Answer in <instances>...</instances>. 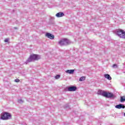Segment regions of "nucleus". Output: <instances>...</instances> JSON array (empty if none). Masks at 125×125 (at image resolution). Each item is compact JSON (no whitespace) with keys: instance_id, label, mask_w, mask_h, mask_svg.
I'll return each mask as SVG.
<instances>
[{"instance_id":"obj_2","label":"nucleus","mask_w":125,"mask_h":125,"mask_svg":"<svg viewBox=\"0 0 125 125\" xmlns=\"http://www.w3.org/2000/svg\"><path fill=\"white\" fill-rule=\"evenodd\" d=\"M98 95H102L104 97H106V98H113L114 97V94L113 93L106 92L105 91H103L102 90H99L97 92Z\"/></svg>"},{"instance_id":"obj_15","label":"nucleus","mask_w":125,"mask_h":125,"mask_svg":"<svg viewBox=\"0 0 125 125\" xmlns=\"http://www.w3.org/2000/svg\"><path fill=\"white\" fill-rule=\"evenodd\" d=\"M59 78H60V75H57L55 77L56 80H58V79H59Z\"/></svg>"},{"instance_id":"obj_21","label":"nucleus","mask_w":125,"mask_h":125,"mask_svg":"<svg viewBox=\"0 0 125 125\" xmlns=\"http://www.w3.org/2000/svg\"><path fill=\"white\" fill-rule=\"evenodd\" d=\"M15 29H17V27H14Z\"/></svg>"},{"instance_id":"obj_14","label":"nucleus","mask_w":125,"mask_h":125,"mask_svg":"<svg viewBox=\"0 0 125 125\" xmlns=\"http://www.w3.org/2000/svg\"><path fill=\"white\" fill-rule=\"evenodd\" d=\"M23 102H24V101H23L21 99L18 100V103L21 104L23 103Z\"/></svg>"},{"instance_id":"obj_11","label":"nucleus","mask_w":125,"mask_h":125,"mask_svg":"<svg viewBox=\"0 0 125 125\" xmlns=\"http://www.w3.org/2000/svg\"><path fill=\"white\" fill-rule=\"evenodd\" d=\"M65 72L67 74H73L74 72H75V70L74 69L67 70Z\"/></svg>"},{"instance_id":"obj_22","label":"nucleus","mask_w":125,"mask_h":125,"mask_svg":"<svg viewBox=\"0 0 125 125\" xmlns=\"http://www.w3.org/2000/svg\"><path fill=\"white\" fill-rule=\"evenodd\" d=\"M124 117H125V113H124Z\"/></svg>"},{"instance_id":"obj_1","label":"nucleus","mask_w":125,"mask_h":125,"mask_svg":"<svg viewBox=\"0 0 125 125\" xmlns=\"http://www.w3.org/2000/svg\"><path fill=\"white\" fill-rule=\"evenodd\" d=\"M41 59V56L37 54H32L30 55L27 60L25 62V64H28L30 62H33V61H37Z\"/></svg>"},{"instance_id":"obj_3","label":"nucleus","mask_w":125,"mask_h":125,"mask_svg":"<svg viewBox=\"0 0 125 125\" xmlns=\"http://www.w3.org/2000/svg\"><path fill=\"white\" fill-rule=\"evenodd\" d=\"M11 114L10 113L4 112L1 114L0 119L3 121H7L11 119Z\"/></svg>"},{"instance_id":"obj_5","label":"nucleus","mask_w":125,"mask_h":125,"mask_svg":"<svg viewBox=\"0 0 125 125\" xmlns=\"http://www.w3.org/2000/svg\"><path fill=\"white\" fill-rule=\"evenodd\" d=\"M116 34L119 38L125 39V31L122 29H117L116 31Z\"/></svg>"},{"instance_id":"obj_20","label":"nucleus","mask_w":125,"mask_h":125,"mask_svg":"<svg viewBox=\"0 0 125 125\" xmlns=\"http://www.w3.org/2000/svg\"><path fill=\"white\" fill-rule=\"evenodd\" d=\"M51 19L54 20L55 19V18H54V17H51Z\"/></svg>"},{"instance_id":"obj_6","label":"nucleus","mask_w":125,"mask_h":125,"mask_svg":"<svg viewBox=\"0 0 125 125\" xmlns=\"http://www.w3.org/2000/svg\"><path fill=\"white\" fill-rule=\"evenodd\" d=\"M68 91H76L77 90V87L75 86H71L68 87Z\"/></svg>"},{"instance_id":"obj_10","label":"nucleus","mask_w":125,"mask_h":125,"mask_svg":"<svg viewBox=\"0 0 125 125\" xmlns=\"http://www.w3.org/2000/svg\"><path fill=\"white\" fill-rule=\"evenodd\" d=\"M104 78H105V79H107L109 81H111V80H112V77H111V76L109 74H104Z\"/></svg>"},{"instance_id":"obj_12","label":"nucleus","mask_w":125,"mask_h":125,"mask_svg":"<svg viewBox=\"0 0 125 125\" xmlns=\"http://www.w3.org/2000/svg\"><path fill=\"white\" fill-rule=\"evenodd\" d=\"M125 96H122L120 98V102H125Z\"/></svg>"},{"instance_id":"obj_16","label":"nucleus","mask_w":125,"mask_h":125,"mask_svg":"<svg viewBox=\"0 0 125 125\" xmlns=\"http://www.w3.org/2000/svg\"><path fill=\"white\" fill-rule=\"evenodd\" d=\"M15 82L16 83H19L20 82V80L18 79H16L15 80Z\"/></svg>"},{"instance_id":"obj_13","label":"nucleus","mask_w":125,"mask_h":125,"mask_svg":"<svg viewBox=\"0 0 125 125\" xmlns=\"http://www.w3.org/2000/svg\"><path fill=\"white\" fill-rule=\"evenodd\" d=\"M85 80V77L84 76L83 77H81L79 81L80 82H83V81H84Z\"/></svg>"},{"instance_id":"obj_9","label":"nucleus","mask_w":125,"mask_h":125,"mask_svg":"<svg viewBox=\"0 0 125 125\" xmlns=\"http://www.w3.org/2000/svg\"><path fill=\"white\" fill-rule=\"evenodd\" d=\"M56 17L58 18H60V17H63V16H65V14L63 12H59L56 15Z\"/></svg>"},{"instance_id":"obj_19","label":"nucleus","mask_w":125,"mask_h":125,"mask_svg":"<svg viewBox=\"0 0 125 125\" xmlns=\"http://www.w3.org/2000/svg\"><path fill=\"white\" fill-rule=\"evenodd\" d=\"M64 107L65 108H70L69 104H66Z\"/></svg>"},{"instance_id":"obj_17","label":"nucleus","mask_w":125,"mask_h":125,"mask_svg":"<svg viewBox=\"0 0 125 125\" xmlns=\"http://www.w3.org/2000/svg\"><path fill=\"white\" fill-rule=\"evenodd\" d=\"M9 41V39H6L4 40L5 42H8V41Z\"/></svg>"},{"instance_id":"obj_7","label":"nucleus","mask_w":125,"mask_h":125,"mask_svg":"<svg viewBox=\"0 0 125 125\" xmlns=\"http://www.w3.org/2000/svg\"><path fill=\"white\" fill-rule=\"evenodd\" d=\"M115 108H116V109H125V105L124 104H117L115 106Z\"/></svg>"},{"instance_id":"obj_8","label":"nucleus","mask_w":125,"mask_h":125,"mask_svg":"<svg viewBox=\"0 0 125 125\" xmlns=\"http://www.w3.org/2000/svg\"><path fill=\"white\" fill-rule=\"evenodd\" d=\"M45 36L48 37V39H50V40H53V39H54V35H53L49 33H46Z\"/></svg>"},{"instance_id":"obj_4","label":"nucleus","mask_w":125,"mask_h":125,"mask_svg":"<svg viewBox=\"0 0 125 125\" xmlns=\"http://www.w3.org/2000/svg\"><path fill=\"white\" fill-rule=\"evenodd\" d=\"M71 43H72V42L67 39H62L59 42V44L61 46H63V45H68V44H71Z\"/></svg>"},{"instance_id":"obj_18","label":"nucleus","mask_w":125,"mask_h":125,"mask_svg":"<svg viewBox=\"0 0 125 125\" xmlns=\"http://www.w3.org/2000/svg\"><path fill=\"white\" fill-rule=\"evenodd\" d=\"M113 68H117V64H114L112 66Z\"/></svg>"}]
</instances>
